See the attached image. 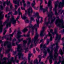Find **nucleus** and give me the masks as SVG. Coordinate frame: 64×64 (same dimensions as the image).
<instances>
[{"instance_id": "1", "label": "nucleus", "mask_w": 64, "mask_h": 64, "mask_svg": "<svg viewBox=\"0 0 64 64\" xmlns=\"http://www.w3.org/2000/svg\"><path fill=\"white\" fill-rule=\"evenodd\" d=\"M18 42H16V45L18 46V47L17 48V51L18 52V56L19 57V59H20V58L21 57V56L22 58V59H24L23 58V54L22 55V52H23V48H22V45L21 44H19L18 45Z\"/></svg>"}, {"instance_id": "2", "label": "nucleus", "mask_w": 64, "mask_h": 64, "mask_svg": "<svg viewBox=\"0 0 64 64\" xmlns=\"http://www.w3.org/2000/svg\"><path fill=\"white\" fill-rule=\"evenodd\" d=\"M51 3H52V2L50 0H49L48 2V6L49 7L50 9V12L51 13L52 15H51L50 14H48V17H49L48 19V22L46 23L47 25H48V24H49L50 23V20L52 18V15H53V13L52 12L51 10H52V5H51Z\"/></svg>"}, {"instance_id": "3", "label": "nucleus", "mask_w": 64, "mask_h": 64, "mask_svg": "<svg viewBox=\"0 0 64 64\" xmlns=\"http://www.w3.org/2000/svg\"><path fill=\"white\" fill-rule=\"evenodd\" d=\"M58 25L57 26H59V27H62L61 28H64V25L63 24V20H57L56 21V24Z\"/></svg>"}, {"instance_id": "4", "label": "nucleus", "mask_w": 64, "mask_h": 64, "mask_svg": "<svg viewBox=\"0 0 64 64\" xmlns=\"http://www.w3.org/2000/svg\"><path fill=\"white\" fill-rule=\"evenodd\" d=\"M52 34H53V35H54V34H56V36L55 40H60L61 35H58L57 32V30H56V29H55L54 32H52Z\"/></svg>"}, {"instance_id": "5", "label": "nucleus", "mask_w": 64, "mask_h": 64, "mask_svg": "<svg viewBox=\"0 0 64 64\" xmlns=\"http://www.w3.org/2000/svg\"><path fill=\"white\" fill-rule=\"evenodd\" d=\"M35 29L36 30V35L34 37V44L36 43L38 41V40L37 41V40L38 38L39 37V35L38 34V33L37 32V28H35Z\"/></svg>"}, {"instance_id": "6", "label": "nucleus", "mask_w": 64, "mask_h": 64, "mask_svg": "<svg viewBox=\"0 0 64 64\" xmlns=\"http://www.w3.org/2000/svg\"><path fill=\"white\" fill-rule=\"evenodd\" d=\"M12 19L10 20V22H12V23L13 24H15V23H16V20H18V19H19L20 16H18L17 18L16 19V20H15V18H14V16L12 15Z\"/></svg>"}, {"instance_id": "7", "label": "nucleus", "mask_w": 64, "mask_h": 64, "mask_svg": "<svg viewBox=\"0 0 64 64\" xmlns=\"http://www.w3.org/2000/svg\"><path fill=\"white\" fill-rule=\"evenodd\" d=\"M46 46V45L45 44H44L42 49H41V50H43L44 53V56H46V54H47V51L45 49V48H47Z\"/></svg>"}, {"instance_id": "8", "label": "nucleus", "mask_w": 64, "mask_h": 64, "mask_svg": "<svg viewBox=\"0 0 64 64\" xmlns=\"http://www.w3.org/2000/svg\"><path fill=\"white\" fill-rule=\"evenodd\" d=\"M6 45H7V47L8 48H11L12 47V45L11 43L10 42H5L4 44V46H5Z\"/></svg>"}, {"instance_id": "9", "label": "nucleus", "mask_w": 64, "mask_h": 64, "mask_svg": "<svg viewBox=\"0 0 64 64\" xmlns=\"http://www.w3.org/2000/svg\"><path fill=\"white\" fill-rule=\"evenodd\" d=\"M28 16H30L31 15V13H33V10L31 7H30L28 9Z\"/></svg>"}, {"instance_id": "10", "label": "nucleus", "mask_w": 64, "mask_h": 64, "mask_svg": "<svg viewBox=\"0 0 64 64\" xmlns=\"http://www.w3.org/2000/svg\"><path fill=\"white\" fill-rule=\"evenodd\" d=\"M64 6V0H62V2H60L58 6V8H61V7H63Z\"/></svg>"}, {"instance_id": "11", "label": "nucleus", "mask_w": 64, "mask_h": 64, "mask_svg": "<svg viewBox=\"0 0 64 64\" xmlns=\"http://www.w3.org/2000/svg\"><path fill=\"white\" fill-rule=\"evenodd\" d=\"M35 15L36 16H37L38 20H36V22L37 23V24L38 25L37 26L38 27H39V18H40V16H39V14L38 12L36 13L35 14Z\"/></svg>"}, {"instance_id": "12", "label": "nucleus", "mask_w": 64, "mask_h": 64, "mask_svg": "<svg viewBox=\"0 0 64 64\" xmlns=\"http://www.w3.org/2000/svg\"><path fill=\"white\" fill-rule=\"evenodd\" d=\"M58 50H54V58L56 60V58L58 56V53H57Z\"/></svg>"}, {"instance_id": "13", "label": "nucleus", "mask_w": 64, "mask_h": 64, "mask_svg": "<svg viewBox=\"0 0 64 64\" xmlns=\"http://www.w3.org/2000/svg\"><path fill=\"white\" fill-rule=\"evenodd\" d=\"M59 3L58 1H57L56 2V4H55V8L54 9H53L54 10H57V6Z\"/></svg>"}, {"instance_id": "14", "label": "nucleus", "mask_w": 64, "mask_h": 64, "mask_svg": "<svg viewBox=\"0 0 64 64\" xmlns=\"http://www.w3.org/2000/svg\"><path fill=\"white\" fill-rule=\"evenodd\" d=\"M19 15H20V14L21 15V17L23 19H24L25 20L27 18V17L26 16H22V13H21L20 12H18Z\"/></svg>"}, {"instance_id": "15", "label": "nucleus", "mask_w": 64, "mask_h": 64, "mask_svg": "<svg viewBox=\"0 0 64 64\" xmlns=\"http://www.w3.org/2000/svg\"><path fill=\"white\" fill-rule=\"evenodd\" d=\"M13 2L16 4H17L18 6H19L20 5L19 4V2L17 0H13Z\"/></svg>"}, {"instance_id": "16", "label": "nucleus", "mask_w": 64, "mask_h": 64, "mask_svg": "<svg viewBox=\"0 0 64 64\" xmlns=\"http://www.w3.org/2000/svg\"><path fill=\"white\" fill-rule=\"evenodd\" d=\"M28 45H29L30 44V43L31 42V43L33 42V40H32L31 42V38H28Z\"/></svg>"}, {"instance_id": "17", "label": "nucleus", "mask_w": 64, "mask_h": 64, "mask_svg": "<svg viewBox=\"0 0 64 64\" xmlns=\"http://www.w3.org/2000/svg\"><path fill=\"white\" fill-rule=\"evenodd\" d=\"M3 12H0V20H1L3 18V17L4 16L3 14H2Z\"/></svg>"}, {"instance_id": "18", "label": "nucleus", "mask_w": 64, "mask_h": 64, "mask_svg": "<svg viewBox=\"0 0 64 64\" xmlns=\"http://www.w3.org/2000/svg\"><path fill=\"white\" fill-rule=\"evenodd\" d=\"M22 41L23 42V46L24 47H26L25 45H26V44L27 43V41L25 40H23Z\"/></svg>"}, {"instance_id": "19", "label": "nucleus", "mask_w": 64, "mask_h": 64, "mask_svg": "<svg viewBox=\"0 0 64 64\" xmlns=\"http://www.w3.org/2000/svg\"><path fill=\"white\" fill-rule=\"evenodd\" d=\"M48 35L49 36H50V41H52V35L51 34V33L50 32H48Z\"/></svg>"}, {"instance_id": "20", "label": "nucleus", "mask_w": 64, "mask_h": 64, "mask_svg": "<svg viewBox=\"0 0 64 64\" xmlns=\"http://www.w3.org/2000/svg\"><path fill=\"white\" fill-rule=\"evenodd\" d=\"M50 59H52L53 60H54V59L53 58V54H52V53H50Z\"/></svg>"}, {"instance_id": "21", "label": "nucleus", "mask_w": 64, "mask_h": 64, "mask_svg": "<svg viewBox=\"0 0 64 64\" xmlns=\"http://www.w3.org/2000/svg\"><path fill=\"white\" fill-rule=\"evenodd\" d=\"M53 18H54V19H52L51 20L50 22V24H52L53 23V22L54 21L55 19H56V18L55 17H54Z\"/></svg>"}, {"instance_id": "22", "label": "nucleus", "mask_w": 64, "mask_h": 64, "mask_svg": "<svg viewBox=\"0 0 64 64\" xmlns=\"http://www.w3.org/2000/svg\"><path fill=\"white\" fill-rule=\"evenodd\" d=\"M46 50L48 51V53H50V54L52 53V51H51V52L50 51V49H49V48H46Z\"/></svg>"}, {"instance_id": "23", "label": "nucleus", "mask_w": 64, "mask_h": 64, "mask_svg": "<svg viewBox=\"0 0 64 64\" xmlns=\"http://www.w3.org/2000/svg\"><path fill=\"white\" fill-rule=\"evenodd\" d=\"M44 32L43 31H42L40 33V36L41 37H42L43 36V32Z\"/></svg>"}, {"instance_id": "24", "label": "nucleus", "mask_w": 64, "mask_h": 64, "mask_svg": "<svg viewBox=\"0 0 64 64\" xmlns=\"http://www.w3.org/2000/svg\"><path fill=\"white\" fill-rule=\"evenodd\" d=\"M59 52L60 53V54H61V55H62L63 54H64V52H62V51L61 49L59 51Z\"/></svg>"}, {"instance_id": "25", "label": "nucleus", "mask_w": 64, "mask_h": 64, "mask_svg": "<svg viewBox=\"0 0 64 64\" xmlns=\"http://www.w3.org/2000/svg\"><path fill=\"white\" fill-rule=\"evenodd\" d=\"M28 27L30 28H32V30H34V26H33L32 25L31 26H29Z\"/></svg>"}, {"instance_id": "26", "label": "nucleus", "mask_w": 64, "mask_h": 64, "mask_svg": "<svg viewBox=\"0 0 64 64\" xmlns=\"http://www.w3.org/2000/svg\"><path fill=\"white\" fill-rule=\"evenodd\" d=\"M41 56V55H40L38 56V57L40 59L39 60V63H40V61H41V58H42V57Z\"/></svg>"}, {"instance_id": "27", "label": "nucleus", "mask_w": 64, "mask_h": 64, "mask_svg": "<svg viewBox=\"0 0 64 64\" xmlns=\"http://www.w3.org/2000/svg\"><path fill=\"white\" fill-rule=\"evenodd\" d=\"M27 30H28L26 28H25L23 30H22V31L23 32H25Z\"/></svg>"}, {"instance_id": "28", "label": "nucleus", "mask_w": 64, "mask_h": 64, "mask_svg": "<svg viewBox=\"0 0 64 64\" xmlns=\"http://www.w3.org/2000/svg\"><path fill=\"white\" fill-rule=\"evenodd\" d=\"M58 42H56V48L57 49H58L59 48V46H58Z\"/></svg>"}, {"instance_id": "29", "label": "nucleus", "mask_w": 64, "mask_h": 64, "mask_svg": "<svg viewBox=\"0 0 64 64\" xmlns=\"http://www.w3.org/2000/svg\"><path fill=\"white\" fill-rule=\"evenodd\" d=\"M12 50V49H8V50H7L6 52V53H8L10 51V50Z\"/></svg>"}, {"instance_id": "30", "label": "nucleus", "mask_w": 64, "mask_h": 64, "mask_svg": "<svg viewBox=\"0 0 64 64\" xmlns=\"http://www.w3.org/2000/svg\"><path fill=\"white\" fill-rule=\"evenodd\" d=\"M36 63V64H38V60L37 59H36V60H35L34 62V64Z\"/></svg>"}, {"instance_id": "31", "label": "nucleus", "mask_w": 64, "mask_h": 64, "mask_svg": "<svg viewBox=\"0 0 64 64\" xmlns=\"http://www.w3.org/2000/svg\"><path fill=\"white\" fill-rule=\"evenodd\" d=\"M35 1H34V3H32V7H34L35 5Z\"/></svg>"}, {"instance_id": "32", "label": "nucleus", "mask_w": 64, "mask_h": 64, "mask_svg": "<svg viewBox=\"0 0 64 64\" xmlns=\"http://www.w3.org/2000/svg\"><path fill=\"white\" fill-rule=\"evenodd\" d=\"M8 2V0H7L6 2V3L7 6L9 5V4L10 3V1H9Z\"/></svg>"}, {"instance_id": "33", "label": "nucleus", "mask_w": 64, "mask_h": 64, "mask_svg": "<svg viewBox=\"0 0 64 64\" xmlns=\"http://www.w3.org/2000/svg\"><path fill=\"white\" fill-rule=\"evenodd\" d=\"M10 16H8V17H7L8 20H6V21H7L8 22L9 21V18H10Z\"/></svg>"}, {"instance_id": "34", "label": "nucleus", "mask_w": 64, "mask_h": 64, "mask_svg": "<svg viewBox=\"0 0 64 64\" xmlns=\"http://www.w3.org/2000/svg\"><path fill=\"white\" fill-rule=\"evenodd\" d=\"M57 10H54V11H55V15H58V14L57 13V12L56 11Z\"/></svg>"}, {"instance_id": "35", "label": "nucleus", "mask_w": 64, "mask_h": 64, "mask_svg": "<svg viewBox=\"0 0 64 64\" xmlns=\"http://www.w3.org/2000/svg\"><path fill=\"white\" fill-rule=\"evenodd\" d=\"M22 34L21 32H20V30H18V33H17L18 35L19 34Z\"/></svg>"}, {"instance_id": "36", "label": "nucleus", "mask_w": 64, "mask_h": 64, "mask_svg": "<svg viewBox=\"0 0 64 64\" xmlns=\"http://www.w3.org/2000/svg\"><path fill=\"white\" fill-rule=\"evenodd\" d=\"M10 8L11 9H12L13 8V6H12V5L11 4H10Z\"/></svg>"}, {"instance_id": "37", "label": "nucleus", "mask_w": 64, "mask_h": 64, "mask_svg": "<svg viewBox=\"0 0 64 64\" xmlns=\"http://www.w3.org/2000/svg\"><path fill=\"white\" fill-rule=\"evenodd\" d=\"M23 40V38H22L20 40L19 38H18V40L19 42H21V41H22V40Z\"/></svg>"}, {"instance_id": "38", "label": "nucleus", "mask_w": 64, "mask_h": 64, "mask_svg": "<svg viewBox=\"0 0 64 64\" xmlns=\"http://www.w3.org/2000/svg\"><path fill=\"white\" fill-rule=\"evenodd\" d=\"M42 31H43L44 32V30H45V27L44 26H43L42 28Z\"/></svg>"}, {"instance_id": "39", "label": "nucleus", "mask_w": 64, "mask_h": 64, "mask_svg": "<svg viewBox=\"0 0 64 64\" xmlns=\"http://www.w3.org/2000/svg\"><path fill=\"white\" fill-rule=\"evenodd\" d=\"M49 60L50 61V64H51L52 63V59H49Z\"/></svg>"}, {"instance_id": "40", "label": "nucleus", "mask_w": 64, "mask_h": 64, "mask_svg": "<svg viewBox=\"0 0 64 64\" xmlns=\"http://www.w3.org/2000/svg\"><path fill=\"white\" fill-rule=\"evenodd\" d=\"M43 6H41V5H40V10H43Z\"/></svg>"}, {"instance_id": "41", "label": "nucleus", "mask_w": 64, "mask_h": 64, "mask_svg": "<svg viewBox=\"0 0 64 64\" xmlns=\"http://www.w3.org/2000/svg\"><path fill=\"white\" fill-rule=\"evenodd\" d=\"M22 35H19L17 37V38H20V37H22Z\"/></svg>"}, {"instance_id": "42", "label": "nucleus", "mask_w": 64, "mask_h": 64, "mask_svg": "<svg viewBox=\"0 0 64 64\" xmlns=\"http://www.w3.org/2000/svg\"><path fill=\"white\" fill-rule=\"evenodd\" d=\"M6 62H3L2 63H1V62H0V64H6Z\"/></svg>"}, {"instance_id": "43", "label": "nucleus", "mask_w": 64, "mask_h": 64, "mask_svg": "<svg viewBox=\"0 0 64 64\" xmlns=\"http://www.w3.org/2000/svg\"><path fill=\"white\" fill-rule=\"evenodd\" d=\"M33 46V44H32V43H31L30 46V48H31Z\"/></svg>"}, {"instance_id": "44", "label": "nucleus", "mask_w": 64, "mask_h": 64, "mask_svg": "<svg viewBox=\"0 0 64 64\" xmlns=\"http://www.w3.org/2000/svg\"><path fill=\"white\" fill-rule=\"evenodd\" d=\"M0 8H0L1 10H2L3 9V7L2 6V5H0Z\"/></svg>"}, {"instance_id": "45", "label": "nucleus", "mask_w": 64, "mask_h": 64, "mask_svg": "<svg viewBox=\"0 0 64 64\" xmlns=\"http://www.w3.org/2000/svg\"><path fill=\"white\" fill-rule=\"evenodd\" d=\"M49 42H50L49 41V40H47V44H48L49 43Z\"/></svg>"}, {"instance_id": "46", "label": "nucleus", "mask_w": 64, "mask_h": 64, "mask_svg": "<svg viewBox=\"0 0 64 64\" xmlns=\"http://www.w3.org/2000/svg\"><path fill=\"white\" fill-rule=\"evenodd\" d=\"M15 10H16V9H17V8H18V6H17V5H15Z\"/></svg>"}, {"instance_id": "47", "label": "nucleus", "mask_w": 64, "mask_h": 64, "mask_svg": "<svg viewBox=\"0 0 64 64\" xmlns=\"http://www.w3.org/2000/svg\"><path fill=\"white\" fill-rule=\"evenodd\" d=\"M32 55V54H28V57H31V56Z\"/></svg>"}, {"instance_id": "48", "label": "nucleus", "mask_w": 64, "mask_h": 64, "mask_svg": "<svg viewBox=\"0 0 64 64\" xmlns=\"http://www.w3.org/2000/svg\"><path fill=\"white\" fill-rule=\"evenodd\" d=\"M47 10H46V9H44L43 10V13H44V12H46V11H47Z\"/></svg>"}, {"instance_id": "49", "label": "nucleus", "mask_w": 64, "mask_h": 64, "mask_svg": "<svg viewBox=\"0 0 64 64\" xmlns=\"http://www.w3.org/2000/svg\"><path fill=\"white\" fill-rule=\"evenodd\" d=\"M15 15H16V14H17V12L16 10H15Z\"/></svg>"}, {"instance_id": "50", "label": "nucleus", "mask_w": 64, "mask_h": 64, "mask_svg": "<svg viewBox=\"0 0 64 64\" xmlns=\"http://www.w3.org/2000/svg\"><path fill=\"white\" fill-rule=\"evenodd\" d=\"M62 64H64V59H63V61H62Z\"/></svg>"}, {"instance_id": "51", "label": "nucleus", "mask_w": 64, "mask_h": 64, "mask_svg": "<svg viewBox=\"0 0 64 64\" xmlns=\"http://www.w3.org/2000/svg\"><path fill=\"white\" fill-rule=\"evenodd\" d=\"M13 35H14V33H12V34H10V37H12Z\"/></svg>"}, {"instance_id": "52", "label": "nucleus", "mask_w": 64, "mask_h": 64, "mask_svg": "<svg viewBox=\"0 0 64 64\" xmlns=\"http://www.w3.org/2000/svg\"><path fill=\"white\" fill-rule=\"evenodd\" d=\"M6 30H5L4 31V32L3 34V35H5V33H6Z\"/></svg>"}, {"instance_id": "53", "label": "nucleus", "mask_w": 64, "mask_h": 64, "mask_svg": "<svg viewBox=\"0 0 64 64\" xmlns=\"http://www.w3.org/2000/svg\"><path fill=\"white\" fill-rule=\"evenodd\" d=\"M12 46H15V44L14 42H12Z\"/></svg>"}, {"instance_id": "54", "label": "nucleus", "mask_w": 64, "mask_h": 64, "mask_svg": "<svg viewBox=\"0 0 64 64\" xmlns=\"http://www.w3.org/2000/svg\"><path fill=\"white\" fill-rule=\"evenodd\" d=\"M51 49H52V51H52V52H53V50H54V49H53V46H52V47H51Z\"/></svg>"}, {"instance_id": "55", "label": "nucleus", "mask_w": 64, "mask_h": 64, "mask_svg": "<svg viewBox=\"0 0 64 64\" xmlns=\"http://www.w3.org/2000/svg\"><path fill=\"white\" fill-rule=\"evenodd\" d=\"M12 12H9L8 14V15H10V14H11V15H12Z\"/></svg>"}, {"instance_id": "56", "label": "nucleus", "mask_w": 64, "mask_h": 64, "mask_svg": "<svg viewBox=\"0 0 64 64\" xmlns=\"http://www.w3.org/2000/svg\"><path fill=\"white\" fill-rule=\"evenodd\" d=\"M21 8L22 10H25V8H23V7H22V6L21 7Z\"/></svg>"}, {"instance_id": "57", "label": "nucleus", "mask_w": 64, "mask_h": 64, "mask_svg": "<svg viewBox=\"0 0 64 64\" xmlns=\"http://www.w3.org/2000/svg\"><path fill=\"white\" fill-rule=\"evenodd\" d=\"M54 64H58V62H57V61H55Z\"/></svg>"}, {"instance_id": "58", "label": "nucleus", "mask_w": 64, "mask_h": 64, "mask_svg": "<svg viewBox=\"0 0 64 64\" xmlns=\"http://www.w3.org/2000/svg\"><path fill=\"white\" fill-rule=\"evenodd\" d=\"M26 23H28L29 22V20L28 19H27L26 20Z\"/></svg>"}, {"instance_id": "59", "label": "nucleus", "mask_w": 64, "mask_h": 64, "mask_svg": "<svg viewBox=\"0 0 64 64\" xmlns=\"http://www.w3.org/2000/svg\"><path fill=\"white\" fill-rule=\"evenodd\" d=\"M61 60H59V61L58 62V64H60V63H61Z\"/></svg>"}, {"instance_id": "60", "label": "nucleus", "mask_w": 64, "mask_h": 64, "mask_svg": "<svg viewBox=\"0 0 64 64\" xmlns=\"http://www.w3.org/2000/svg\"><path fill=\"white\" fill-rule=\"evenodd\" d=\"M27 4H28V5H30V2L28 1V2L27 3Z\"/></svg>"}, {"instance_id": "61", "label": "nucleus", "mask_w": 64, "mask_h": 64, "mask_svg": "<svg viewBox=\"0 0 64 64\" xmlns=\"http://www.w3.org/2000/svg\"><path fill=\"white\" fill-rule=\"evenodd\" d=\"M16 39L15 38H14V39L13 40V41L12 42H14V41H16Z\"/></svg>"}, {"instance_id": "62", "label": "nucleus", "mask_w": 64, "mask_h": 64, "mask_svg": "<svg viewBox=\"0 0 64 64\" xmlns=\"http://www.w3.org/2000/svg\"><path fill=\"white\" fill-rule=\"evenodd\" d=\"M53 31V30H52V29H51L50 30V32H51V33H52V31Z\"/></svg>"}, {"instance_id": "63", "label": "nucleus", "mask_w": 64, "mask_h": 64, "mask_svg": "<svg viewBox=\"0 0 64 64\" xmlns=\"http://www.w3.org/2000/svg\"><path fill=\"white\" fill-rule=\"evenodd\" d=\"M24 7H25L26 6V4L25 3H24Z\"/></svg>"}, {"instance_id": "64", "label": "nucleus", "mask_w": 64, "mask_h": 64, "mask_svg": "<svg viewBox=\"0 0 64 64\" xmlns=\"http://www.w3.org/2000/svg\"><path fill=\"white\" fill-rule=\"evenodd\" d=\"M26 36L27 37H29V36H30V35H29V34H28Z\"/></svg>"}]
</instances>
